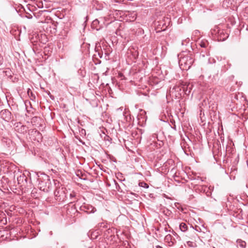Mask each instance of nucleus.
<instances>
[{"mask_svg":"<svg viewBox=\"0 0 248 248\" xmlns=\"http://www.w3.org/2000/svg\"><path fill=\"white\" fill-rule=\"evenodd\" d=\"M98 226L100 227L105 228L106 227V223L105 222H101L98 224Z\"/></svg>","mask_w":248,"mask_h":248,"instance_id":"obj_14","label":"nucleus"},{"mask_svg":"<svg viewBox=\"0 0 248 248\" xmlns=\"http://www.w3.org/2000/svg\"><path fill=\"white\" fill-rule=\"evenodd\" d=\"M99 22L98 20L95 19L93 21V22L92 23V25L93 26L97 25L98 24H99Z\"/></svg>","mask_w":248,"mask_h":248,"instance_id":"obj_16","label":"nucleus"},{"mask_svg":"<svg viewBox=\"0 0 248 248\" xmlns=\"http://www.w3.org/2000/svg\"><path fill=\"white\" fill-rule=\"evenodd\" d=\"M171 128H174V129H176V128H175V125H174V127H173V126H171Z\"/></svg>","mask_w":248,"mask_h":248,"instance_id":"obj_27","label":"nucleus"},{"mask_svg":"<svg viewBox=\"0 0 248 248\" xmlns=\"http://www.w3.org/2000/svg\"><path fill=\"white\" fill-rule=\"evenodd\" d=\"M27 127H26V126L22 125L21 127L20 132L23 133L24 132H26L27 131Z\"/></svg>","mask_w":248,"mask_h":248,"instance_id":"obj_12","label":"nucleus"},{"mask_svg":"<svg viewBox=\"0 0 248 248\" xmlns=\"http://www.w3.org/2000/svg\"><path fill=\"white\" fill-rule=\"evenodd\" d=\"M38 6L39 8H41V6L40 5H38Z\"/></svg>","mask_w":248,"mask_h":248,"instance_id":"obj_30","label":"nucleus"},{"mask_svg":"<svg viewBox=\"0 0 248 248\" xmlns=\"http://www.w3.org/2000/svg\"><path fill=\"white\" fill-rule=\"evenodd\" d=\"M176 177H177V176H176V174H175L173 175V178H174V179L175 180V181H177V182H179L180 180H177V179H176V178H176Z\"/></svg>","mask_w":248,"mask_h":248,"instance_id":"obj_19","label":"nucleus"},{"mask_svg":"<svg viewBox=\"0 0 248 248\" xmlns=\"http://www.w3.org/2000/svg\"><path fill=\"white\" fill-rule=\"evenodd\" d=\"M1 117L4 119H8L10 118L11 112L8 109H3L0 112Z\"/></svg>","mask_w":248,"mask_h":248,"instance_id":"obj_7","label":"nucleus"},{"mask_svg":"<svg viewBox=\"0 0 248 248\" xmlns=\"http://www.w3.org/2000/svg\"><path fill=\"white\" fill-rule=\"evenodd\" d=\"M211 35L215 40L218 41H223L229 36V34L224 30L221 29L218 26H215L211 30Z\"/></svg>","mask_w":248,"mask_h":248,"instance_id":"obj_2","label":"nucleus"},{"mask_svg":"<svg viewBox=\"0 0 248 248\" xmlns=\"http://www.w3.org/2000/svg\"><path fill=\"white\" fill-rule=\"evenodd\" d=\"M17 181L18 185L21 186H26L27 184V178L24 174H20L17 177Z\"/></svg>","mask_w":248,"mask_h":248,"instance_id":"obj_6","label":"nucleus"},{"mask_svg":"<svg viewBox=\"0 0 248 248\" xmlns=\"http://www.w3.org/2000/svg\"><path fill=\"white\" fill-rule=\"evenodd\" d=\"M237 243L238 246L241 248H245L246 246V243L241 239L237 240Z\"/></svg>","mask_w":248,"mask_h":248,"instance_id":"obj_8","label":"nucleus"},{"mask_svg":"<svg viewBox=\"0 0 248 248\" xmlns=\"http://www.w3.org/2000/svg\"><path fill=\"white\" fill-rule=\"evenodd\" d=\"M199 45L202 48H206L208 45V43L206 40H202L199 43Z\"/></svg>","mask_w":248,"mask_h":248,"instance_id":"obj_9","label":"nucleus"},{"mask_svg":"<svg viewBox=\"0 0 248 248\" xmlns=\"http://www.w3.org/2000/svg\"><path fill=\"white\" fill-rule=\"evenodd\" d=\"M174 168L172 169H171V172H173V171H174Z\"/></svg>","mask_w":248,"mask_h":248,"instance_id":"obj_28","label":"nucleus"},{"mask_svg":"<svg viewBox=\"0 0 248 248\" xmlns=\"http://www.w3.org/2000/svg\"><path fill=\"white\" fill-rule=\"evenodd\" d=\"M98 55L99 56L100 58H102V54H101L100 53L98 52Z\"/></svg>","mask_w":248,"mask_h":248,"instance_id":"obj_21","label":"nucleus"},{"mask_svg":"<svg viewBox=\"0 0 248 248\" xmlns=\"http://www.w3.org/2000/svg\"><path fill=\"white\" fill-rule=\"evenodd\" d=\"M54 183L56 189L54 194L56 199L59 201H64L66 199V189L59 182L55 183L54 182Z\"/></svg>","mask_w":248,"mask_h":248,"instance_id":"obj_3","label":"nucleus"},{"mask_svg":"<svg viewBox=\"0 0 248 248\" xmlns=\"http://www.w3.org/2000/svg\"><path fill=\"white\" fill-rule=\"evenodd\" d=\"M169 96H170V93H168V94L166 95V98H167V99H168V98L169 97Z\"/></svg>","mask_w":248,"mask_h":248,"instance_id":"obj_23","label":"nucleus"},{"mask_svg":"<svg viewBox=\"0 0 248 248\" xmlns=\"http://www.w3.org/2000/svg\"><path fill=\"white\" fill-rule=\"evenodd\" d=\"M3 57L0 54V65H1L3 62Z\"/></svg>","mask_w":248,"mask_h":248,"instance_id":"obj_17","label":"nucleus"},{"mask_svg":"<svg viewBox=\"0 0 248 248\" xmlns=\"http://www.w3.org/2000/svg\"><path fill=\"white\" fill-rule=\"evenodd\" d=\"M178 56L179 59V64L180 68L182 70H188L194 61L192 54L186 53L185 55L184 53H181Z\"/></svg>","mask_w":248,"mask_h":248,"instance_id":"obj_1","label":"nucleus"},{"mask_svg":"<svg viewBox=\"0 0 248 248\" xmlns=\"http://www.w3.org/2000/svg\"><path fill=\"white\" fill-rule=\"evenodd\" d=\"M76 194L75 192H72L70 194V198L71 200H73V198H74L76 196Z\"/></svg>","mask_w":248,"mask_h":248,"instance_id":"obj_15","label":"nucleus"},{"mask_svg":"<svg viewBox=\"0 0 248 248\" xmlns=\"http://www.w3.org/2000/svg\"><path fill=\"white\" fill-rule=\"evenodd\" d=\"M114 1L115 2H120L121 0H114Z\"/></svg>","mask_w":248,"mask_h":248,"instance_id":"obj_22","label":"nucleus"},{"mask_svg":"<svg viewBox=\"0 0 248 248\" xmlns=\"http://www.w3.org/2000/svg\"><path fill=\"white\" fill-rule=\"evenodd\" d=\"M171 233H172L173 234H175V232L173 231V230H171Z\"/></svg>","mask_w":248,"mask_h":248,"instance_id":"obj_25","label":"nucleus"},{"mask_svg":"<svg viewBox=\"0 0 248 248\" xmlns=\"http://www.w3.org/2000/svg\"><path fill=\"white\" fill-rule=\"evenodd\" d=\"M180 230L182 232H186L187 230V226L185 223H181L179 225Z\"/></svg>","mask_w":248,"mask_h":248,"instance_id":"obj_10","label":"nucleus"},{"mask_svg":"<svg viewBox=\"0 0 248 248\" xmlns=\"http://www.w3.org/2000/svg\"><path fill=\"white\" fill-rule=\"evenodd\" d=\"M154 248H163L160 246L157 245V246H155Z\"/></svg>","mask_w":248,"mask_h":248,"instance_id":"obj_20","label":"nucleus"},{"mask_svg":"<svg viewBox=\"0 0 248 248\" xmlns=\"http://www.w3.org/2000/svg\"><path fill=\"white\" fill-rule=\"evenodd\" d=\"M38 185L39 189L45 192H48L52 189V185L48 177L46 180L40 181Z\"/></svg>","mask_w":248,"mask_h":248,"instance_id":"obj_4","label":"nucleus"},{"mask_svg":"<svg viewBox=\"0 0 248 248\" xmlns=\"http://www.w3.org/2000/svg\"><path fill=\"white\" fill-rule=\"evenodd\" d=\"M171 158H172V154H171Z\"/></svg>","mask_w":248,"mask_h":248,"instance_id":"obj_31","label":"nucleus"},{"mask_svg":"<svg viewBox=\"0 0 248 248\" xmlns=\"http://www.w3.org/2000/svg\"><path fill=\"white\" fill-rule=\"evenodd\" d=\"M169 237H170V234H169V235H167V236L166 237V239H167Z\"/></svg>","mask_w":248,"mask_h":248,"instance_id":"obj_24","label":"nucleus"},{"mask_svg":"<svg viewBox=\"0 0 248 248\" xmlns=\"http://www.w3.org/2000/svg\"><path fill=\"white\" fill-rule=\"evenodd\" d=\"M208 55V52L207 51H205V52H203V51H201V56H202V57H204L205 55Z\"/></svg>","mask_w":248,"mask_h":248,"instance_id":"obj_13","label":"nucleus"},{"mask_svg":"<svg viewBox=\"0 0 248 248\" xmlns=\"http://www.w3.org/2000/svg\"><path fill=\"white\" fill-rule=\"evenodd\" d=\"M80 210L87 213L88 214L93 213L96 211L95 207L89 204L81 206L80 207Z\"/></svg>","mask_w":248,"mask_h":248,"instance_id":"obj_5","label":"nucleus"},{"mask_svg":"<svg viewBox=\"0 0 248 248\" xmlns=\"http://www.w3.org/2000/svg\"><path fill=\"white\" fill-rule=\"evenodd\" d=\"M140 186H142V187H145V188H148L149 186L148 185V184H147L146 183H145L144 182H141V183H140Z\"/></svg>","mask_w":248,"mask_h":248,"instance_id":"obj_11","label":"nucleus"},{"mask_svg":"<svg viewBox=\"0 0 248 248\" xmlns=\"http://www.w3.org/2000/svg\"><path fill=\"white\" fill-rule=\"evenodd\" d=\"M171 125L173 124V123L172 120H171Z\"/></svg>","mask_w":248,"mask_h":248,"instance_id":"obj_29","label":"nucleus"},{"mask_svg":"<svg viewBox=\"0 0 248 248\" xmlns=\"http://www.w3.org/2000/svg\"><path fill=\"white\" fill-rule=\"evenodd\" d=\"M47 94H48V95H49L50 96V97L52 100L54 99V97L52 95H51L50 94V92H48L47 93Z\"/></svg>","mask_w":248,"mask_h":248,"instance_id":"obj_18","label":"nucleus"},{"mask_svg":"<svg viewBox=\"0 0 248 248\" xmlns=\"http://www.w3.org/2000/svg\"><path fill=\"white\" fill-rule=\"evenodd\" d=\"M31 95L32 97H33L34 98H35V96L32 93H31Z\"/></svg>","mask_w":248,"mask_h":248,"instance_id":"obj_26","label":"nucleus"}]
</instances>
